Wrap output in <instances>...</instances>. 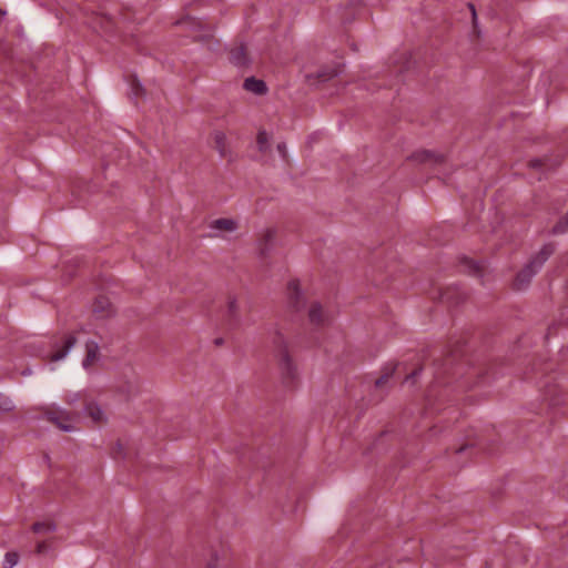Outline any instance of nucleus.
Listing matches in <instances>:
<instances>
[{
    "label": "nucleus",
    "mask_w": 568,
    "mask_h": 568,
    "mask_svg": "<svg viewBox=\"0 0 568 568\" xmlns=\"http://www.w3.org/2000/svg\"><path fill=\"white\" fill-rule=\"evenodd\" d=\"M14 409L13 400L0 393V412H11Z\"/></svg>",
    "instance_id": "obj_17"
},
{
    "label": "nucleus",
    "mask_w": 568,
    "mask_h": 568,
    "mask_svg": "<svg viewBox=\"0 0 568 568\" xmlns=\"http://www.w3.org/2000/svg\"><path fill=\"white\" fill-rule=\"evenodd\" d=\"M239 224L234 219H216L211 222L210 229L214 231L215 235L223 236L229 233H233L237 230Z\"/></svg>",
    "instance_id": "obj_6"
},
{
    "label": "nucleus",
    "mask_w": 568,
    "mask_h": 568,
    "mask_svg": "<svg viewBox=\"0 0 568 568\" xmlns=\"http://www.w3.org/2000/svg\"><path fill=\"white\" fill-rule=\"evenodd\" d=\"M257 145L260 151H266L270 145V135L265 131H260L257 134Z\"/></svg>",
    "instance_id": "obj_16"
},
{
    "label": "nucleus",
    "mask_w": 568,
    "mask_h": 568,
    "mask_svg": "<svg viewBox=\"0 0 568 568\" xmlns=\"http://www.w3.org/2000/svg\"><path fill=\"white\" fill-rule=\"evenodd\" d=\"M130 87H131V94L134 98H139V97H141L143 94V88H142L141 83L136 79H132L131 80Z\"/></svg>",
    "instance_id": "obj_21"
},
{
    "label": "nucleus",
    "mask_w": 568,
    "mask_h": 568,
    "mask_svg": "<svg viewBox=\"0 0 568 568\" xmlns=\"http://www.w3.org/2000/svg\"><path fill=\"white\" fill-rule=\"evenodd\" d=\"M474 270L477 272L479 270V266L478 265H475L474 266Z\"/></svg>",
    "instance_id": "obj_27"
},
{
    "label": "nucleus",
    "mask_w": 568,
    "mask_h": 568,
    "mask_svg": "<svg viewBox=\"0 0 568 568\" xmlns=\"http://www.w3.org/2000/svg\"><path fill=\"white\" fill-rule=\"evenodd\" d=\"M242 55H243V48H240L236 51H234L232 54L233 62L236 64H243L245 61H244V59H242Z\"/></svg>",
    "instance_id": "obj_22"
},
{
    "label": "nucleus",
    "mask_w": 568,
    "mask_h": 568,
    "mask_svg": "<svg viewBox=\"0 0 568 568\" xmlns=\"http://www.w3.org/2000/svg\"><path fill=\"white\" fill-rule=\"evenodd\" d=\"M105 306H109V303L108 301H98L94 306H93V311L95 313H99L101 311H103L105 308Z\"/></svg>",
    "instance_id": "obj_23"
},
{
    "label": "nucleus",
    "mask_w": 568,
    "mask_h": 568,
    "mask_svg": "<svg viewBox=\"0 0 568 568\" xmlns=\"http://www.w3.org/2000/svg\"><path fill=\"white\" fill-rule=\"evenodd\" d=\"M276 236V232L273 229H266L263 231L260 240V252L261 254H265L268 250V246L273 244Z\"/></svg>",
    "instance_id": "obj_13"
},
{
    "label": "nucleus",
    "mask_w": 568,
    "mask_h": 568,
    "mask_svg": "<svg viewBox=\"0 0 568 568\" xmlns=\"http://www.w3.org/2000/svg\"><path fill=\"white\" fill-rule=\"evenodd\" d=\"M36 550L38 554L42 555V554L48 552L49 546L47 545V542L42 541L37 545Z\"/></svg>",
    "instance_id": "obj_24"
},
{
    "label": "nucleus",
    "mask_w": 568,
    "mask_h": 568,
    "mask_svg": "<svg viewBox=\"0 0 568 568\" xmlns=\"http://www.w3.org/2000/svg\"><path fill=\"white\" fill-rule=\"evenodd\" d=\"M308 320L315 325L324 324L327 321V315L318 303L314 302L310 305Z\"/></svg>",
    "instance_id": "obj_11"
},
{
    "label": "nucleus",
    "mask_w": 568,
    "mask_h": 568,
    "mask_svg": "<svg viewBox=\"0 0 568 568\" xmlns=\"http://www.w3.org/2000/svg\"><path fill=\"white\" fill-rule=\"evenodd\" d=\"M554 244H545L540 251L530 260V262L517 274L515 286L521 290L528 285L531 278L542 267L545 262L554 254Z\"/></svg>",
    "instance_id": "obj_2"
},
{
    "label": "nucleus",
    "mask_w": 568,
    "mask_h": 568,
    "mask_svg": "<svg viewBox=\"0 0 568 568\" xmlns=\"http://www.w3.org/2000/svg\"><path fill=\"white\" fill-rule=\"evenodd\" d=\"M286 295V306L288 311L292 313H300L305 308L306 300L298 281L294 280L287 284Z\"/></svg>",
    "instance_id": "obj_4"
},
{
    "label": "nucleus",
    "mask_w": 568,
    "mask_h": 568,
    "mask_svg": "<svg viewBox=\"0 0 568 568\" xmlns=\"http://www.w3.org/2000/svg\"><path fill=\"white\" fill-rule=\"evenodd\" d=\"M32 529L34 532H51L55 530V525L52 523H37Z\"/></svg>",
    "instance_id": "obj_18"
},
{
    "label": "nucleus",
    "mask_w": 568,
    "mask_h": 568,
    "mask_svg": "<svg viewBox=\"0 0 568 568\" xmlns=\"http://www.w3.org/2000/svg\"><path fill=\"white\" fill-rule=\"evenodd\" d=\"M468 8H469V10L471 12L473 23H474V26H476V23H477V13H476L475 6L473 3H468Z\"/></svg>",
    "instance_id": "obj_25"
},
{
    "label": "nucleus",
    "mask_w": 568,
    "mask_h": 568,
    "mask_svg": "<svg viewBox=\"0 0 568 568\" xmlns=\"http://www.w3.org/2000/svg\"><path fill=\"white\" fill-rule=\"evenodd\" d=\"M277 343V364L281 381L284 386L293 387L298 382L300 372L296 363L290 354L286 341L280 336Z\"/></svg>",
    "instance_id": "obj_1"
},
{
    "label": "nucleus",
    "mask_w": 568,
    "mask_h": 568,
    "mask_svg": "<svg viewBox=\"0 0 568 568\" xmlns=\"http://www.w3.org/2000/svg\"><path fill=\"white\" fill-rule=\"evenodd\" d=\"M243 87L246 91L254 94H264L266 92L265 82L255 78L245 79Z\"/></svg>",
    "instance_id": "obj_12"
},
{
    "label": "nucleus",
    "mask_w": 568,
    "mask_h": 568,
    "mask_svg": "<svg viewBox=\"0 0 568 568\" xmlns=\"http://www.w3.org/2000/svg\"><path fill=\"white\" fill-rule=\"evenodd\" d=\"M77 339L73 335H68L64 338L63 345L61 348H57L50 356L51 362H58L63 359L68 353L74 347Z\"/></svg>",
    "instance_id": "obj_9"
},
{
    "label": "nucleus",
    "mask_w": 568,
    "mask_h": 568,
    "mask_svg": "<svg viewBox=\"0 0 568 568\" xmlns=\"http://www.w3.org/2000/svg\"><path fill=\"white\" fill-rule=\"evenodd\" d=\"M277 150L281 153V155L283 158H285V155H286V145H285V143H278L277 144Z\"/></svg>",
    "instance_id": "obj_26"
},
{
    "label": "nucleus",
    "mask_w": 568,
    "mask_h": 568,
    "mask_svg": "<svg viewBox=\"0 0 568 568\" xmlns=\"http://www.w3.org/2000/svg\"><path fill=\"white\" fill-rule=\"evenodd\" d=\"M212 140L214 143V148L222 158H226L227 155H230L231 151L229 146L227 136L223 131L215 130L212 133Z\"/></svg>",
    "instance_id": "obj_8"
},
{
    "label": "nucleus",
    "mask_w": 568,
    "mask_h": 568,
    "mask_svg": "<svg viewBox=\"0 0 568 568\" xmlns=\"http://www.w3.org/2000/svg\"><path fill=\"white\" fill-rule=\"evenodd\" d=\"M412 160L417 163L439 164L444 161V155L430 150H419L412 155Z\"/></svg>",
    "instance_id": "obj_7"
},
{
    "label": "nucleus",
    "mask_w": 568,
    "mask_h": 568,
    "mask_svg": "<svg viewBox=\"0 0 568 568\" xmlns=\"http://www.w3.org/2000/svg\"><path fill=\"white\" fill-rule=\"evenodd\" d=\"M568 232V217H562L552 227L551 233L555 235Z\"/></svg>",
    "instance_id": "obj_15"
},
{
    "label": "nucleus",
    "mask_w": 568,
    "mask_h": 568,
    "mask_svg": "<svg viewBox=\"0 0 568 568\" xmlns=\"http://www.w3.org/2000/svg\"><path fill=\"white\" fill-rule=\"evenodd\" d=\"M47 418L57 425L63 432L77 430V425L80 420V414L74 412H68L63 408L48 409L45 412Z\"/></svg>",
    "instance_id": "obj_3"
},
{
    "label": "nucleus",
    "mask_w": 568,
    "mask_h": 568,
    "mask_svg": "<svg viewBox=\"0 0 568 568\" xmlns=\"http://www.w3.org/2000/svg\"><path fill=\"white\" fill-rule=\"evenodd\" d=\"M18 560H19V556L17 552H8V554H6L4 559H3V567L4 568H13L18 564Z\"/></svg>",
    "instance_id": "obj_19"
},
{
    "label": "nucleus",
    "mask_w": 568,
    "mask_h": 568,
    "mask_svg": "<svg viewBox=\"0 0 568 568\" xmlns=\"http://www.w3.org/2000/svg\"><path fill=\"white\" fill-rule=\"evenodd\" d=\"M227 312L232 318L237 317L239 304L235 297H230L227 301Z\"/></svg>",
    "instance_id": "obj_20"
},
{
    "label": "nucleus",
    "mask_w": 568,
    "mask_h": 568,
    "mask_svg": "<svg viewBox=\"0 0 568 568\" xmlns=\"http://www.w3.org/2000/svg\"><path fill=\"white\" fill-rule=\"evenodd\" d=\"M99 358L98 343L90 341L85 344V357L82 362L84 369H89Z\"/></svg>",
    "instance_id": "obj_10"
},
{
    "label": "nucleus",
    "mask_w": 568,
    "mask_h": 568,
    "mask_svg": "<svg viewBox=\"0 0 568 568\" xmlns=\"http://www.w3.org/2000/svg\"><path fill=\"white\" fill-rule=\"evenodd\" d=\"M87 394L83 390H77V392H67L64 395V400L68 405L73 406L78 402L85 399Z\"/></svg>",
    "instance_id": "obj_14"
},
{
    "label": "nucleus",
    "mask_w": 568,
    "mask_h": 568,
    "mask_svg": "<svg viewBox=\"0 0 568 568\" xmlns=\"http://www.w3.org/2000/svg\"><path fill=\"white\" fill-rule=\"evenodd\" d=\"M84 414L95 425H103L109 420L106 410L98 402L94 400L85 403Z\"/></svg>",
    "instance_id": "obj_5"
}]
</instances>
